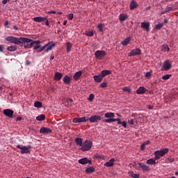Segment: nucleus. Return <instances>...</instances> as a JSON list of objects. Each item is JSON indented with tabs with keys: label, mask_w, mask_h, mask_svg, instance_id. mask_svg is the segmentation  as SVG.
Instances as JSON below:
<instances>
[{
	"label": "nucleus",
	"mask_w": 178,
	"mask_h": 178,
	"mask_svg": "<svg viewBox=\"0 0 178 178\" xmlns=\"http://www.w3.org/2000/svg\"><path fill=\"white\" fill-rule=\"evenodd\" d=\"M22 38H15L13 36H8L6 38V41H8V42H10L11 44L20 45V44L23 42V40H22Z\"/></svg>",
	"instance_id": "f257e3e1"
},
{
	"label": "nucleus",
	"mask_w": 178,
	"mask_h": 178,
	"mask_svg": "<svg viewBox=\"0 0 178 178\" xmlns=\"http://www.w3.org/2000/svg\"><path fill=\"white\" fill-rule=\"evenodd\" d=\"M168 148H164L161 150H156V152H154L155 160L157 161L158 159H161V157L165 156V155H166V154H168Z\"/></svg>",
	"instance_id": "f03ea898"
},
{
	"label": "nucleus",
	"mask_w": 178,
	"mask_h": 178,
	"mask_svg": "<svg viewBox=\"0 0 178 178\" xmlns=\"http://www.w3.org/2000/svg\"><path fill=\"white\" fill-rule=\"evenodd\" d=\"M92 148V142L91 140H85L81 146V151H90Z\"/></svg>",
	"instance_id": "7ed1b4c3"
},
{
	"label": "nucleus",
	"mask_w": 178,
	"mask_h": 178,
	"mask_svg": "<svg viewBox=\"0 0 178 178\" xmlns=\"http://www.w3.org/2000/svg\"><path fill=\"white\" fill-rule=\"evenodd\" d=\"M17 148H18V149H21V154L23 155L24 154H30V149L31 148V146H22L21 145H17Z\"/></svg>",
	"instance_id": "20e7f679"
},
{
	"label": "nucleus",
	"mask_w": 178,
	"mask_h": 178,
	"mask_svg": "<svg viewBox=\"0 0 178 178\" xmlns=\"http://www.w3.org/2000/svg\"><path fill=\"white\" fill-rule=\"evenodd\" d=\"M95 56L96 59L102 60L104 59L105 56H106V52L104 50H97L95 52Z\"/></svg>",
	"instance_id": "39448f33"
},
{
	"label": "nucleus",
	"mask_w": 178,
	"mask_h": 178,
	"mask_svg": "<svg viewBox=\"0 0 178 178\" xmlns=\"http://www.w3.org/2000/svg\"><path fill=\"white\" fill-rule=\"evenodd\" d=\"M172 67V63L169 60H165L163 62L162 70L164 72H168V70H170Z\"/></svg>",
	"instance_id": "423d86ee"
},
{
	"label": "nucleus",
	"mask_w": 178,
	"mask_h": 178,
	"mask_svg": "<svg viewBox=\"0 0 178 178\" xmlns=\"http://www.w3.org/2000/svg\"><path fill=\"white\" fill-rule=\"evenodd\" d=\"M135 165L138 169L139 168H140L144 172H150V170H151V168H149V166H148L143 163H138Z\"/></svg>",
	"instance_id": "0eeeda50"
},
{
	"label": "nucleus",
	"mask_w": 178,
	"mask_h": 178,
	"mask_svg": "<svg viewBox=\"0 0 178 178\" xmlns=\"http://www.w3.org/2000/svg\"><path fill=\"white\" fill-rule=\"evenodd\" d=\"M88 120L90 123H97V122H99V120H102V117H101V115H95L91 116Z\"/></svg>",
	"instance_id": "6e6552de"
},
{
	"label": "nucleus",
	"mask_w": 178,
	"mask_h": 178,
	"mask_svg": "<svg viewBox=\"0 0 178 178\" xmlns=\"http://www.w3.org/2000/svg\"><path fill=\"white\" fill-rule=\"evenodd\" d=\"M136 55H141V49L136 48L135 49H132L128 54V56H136Z\"/></svg>",
	"instance_id": "1a4fd4ad"
},
{
	"label": "nucleus",
	"mask_w": 178,
	"mask_h": 178,
	"mask_svg": "<svg viewBox=\"0 0 178 178\" xmlns=\"http://www.w3.org/2000/svg\"><path fill=\"white\" fill-rule=\"evenodd\" d=\"M3 115H5V116H7V118L12 119L13 118V113H15V112L13 110L7 108L3 110Z\"/></svg>",
	"instance_id": "9d476101"
},
{
	"label": "nucleus",
	"mask_w": 178,
	"mask_h": 178,
	"mask_svg": "<svg viewBox=\"0 0 178 178\" xmlns=\"http://www.w3.org/2000/svg\"><path fill=\"white\" fill-rule=\"evenodd\" d=\"M78 162L81 165H87V163H88L89 165H92V161H91V160L87 159V157L80 159L78 161Z\"/></svg>",
	"instance_id": "9b49d317"
},
{
	"label": "nucleus",
	"mask_w": 178,
	"mask_h": 178,
	"mask_svg": "<svg viewBox=\"0 0 178 178\" xmlns=\"http://www.w3.org/2000/svg\"><path fill=\"white\" fill-rule=\"evenodd\" d=\"M73 123H84V122H88V119L86 117L82 118H75L72 120Z\"/></svg>",
	"instance_id": "f8f14e48"
},
{
	"label": "nucleus",
	"mask_w": 178,
	"mask_h": 178,
	"mask_svg": "<svg viewBox=\"0 0 178 178\" xmlns=\"http://www.w3.org/2000/svg\"><path fill=\"white\" fill-rule=\"evenodd\" d=\"M44 45H47L46 49L44 50V52L46 53L49 52V51H52V48H54V47H56V44L54 43L52 41Z\"/></svg>",
	"instance_id": "ddd939ff"
},
{
	"label": "nucleus",
	"mask_w": 178,
	"mask_h": 178,
	"mask_svg": "<svg viewBox=\"0 0 178 178\" xmlns=\"http://www.w3.org/2000/svg\"><path fill=\"white\" fill-rule=\"evenodd\" d=\"M22 40H23V42L26 43V42H32V44H35V45H40V44L41 43V41L40 40H33L32 39H29L27 38H22L21 39Z\"/></svg>",
	"instance_id": "4468645a"
},
{
	"label": "nucleus",
	"mask_w": 178,
	"mask_h": 178,
	"mask_svg": "<svg viewBox=\"0 0 178 178\" xmlns=\"http://www.w3.org/2000/svg\"><path fill=\"white\" fill-rule=\"evenodd\" d=\"M40 134H49V133H52V130L49 128L42 127L40 130Z\"/></svg>",
	"instance_id": "2eb2a0df"
},
{
	"label": "nucleus",
	"mask_w": 178,
	"mask_h": 178,
	"mask_svg": "<svg viewBox=\"0 0 178 178\" xmlns=\"http://www.w3.org/2000/svg\"><path fill=\"white\" fill-rule=\"evenodd\" d=\"M33 20L37 23H42V22H45V20H47V17H35L33 18Z\"/></svg>",
	"instance_id": "dca6fc26"
},
{
	"label": "nucleus",
	"mask_w": 178,
	"mask_h": 178,
	"mask_svg": "<svg viewBox=\"0 0 178 178\" xmlns=\"http://www.w3.org/2000/svg\"><path fill=\"white\" fill-rule=\"evenodd\" d=\"M129 8L131 10H134V9L138 8V4L137 2H136V1L132 0L129 4Z\"/></svg>",
	"instance_id": "f3484780"
},
{
	"label": "nucleus",
	"mask_w": 178,
	"mask_h": 178,
	"mask_svg": "<svg viewBox=\"0 0 178 178\" xmlns=\"http://www.w3.org/2000/svg\"><path fill=\"white\" fill-rule=\"evenodd\" d=\"M140 27L146 30V31H149V22H141Z\"/></svg>",
	"instance_id": "a211bd4d"
},
{
	"label": "nucleus",
	"mask_w": 178,
	"mask_h": 178,
	"mask_svg": "<svg viewBox=\"0 0 178 178\" xmlns=\"http://www.w3.org/2000/svg\"><path fill=\"white\" fill-rule=\"evenodd\" d=\"M62 77H63V74L60 72H56L54 74V80L56 81H59V80H62Z\"/></svg>",
	"instance_id": "6ab92c4d"
},
{
	"label": "nucleus",
	"mask_w": 178,
	"mask_h": 178,
	"mask_svg": "<svg viewBox=\"0 0 178 178\" xmlns=\"http://www.w3.org/2000/svg\"><path fill=\"white\" fill-rule=\"evenodd\" d=\"M93 79H94V80H95V81L96 82V83H101V81H102V80H103V77H102V76L101 75V74H99V75H95L94 76H93Z\"/></svg>",
	"instance_id": "aec40b11"
},
{
	"label": "nucleus",
	"mask_w": 178,
	"mask_h": 178,
	"mask_svg": "<svg viewBox=\"0 0 178 178\" xmlns=\"http://www.w3.org/2000/svg\"><path fill=\"white\" fill-rule=\"evenodd\" d=\"M146 91H147V89L144 88V86H140L138 89L136 90V93L140 94V95L145 94Z\"/></svg>",
	"instance_id": "412c9836"
},
{
	"label": "nucleus",
	"mask_w": 178,
	"mask_h": 178,
	"mask_svg": "<svg viewBox=\"0 0 178 178\" xmlns=\"http://www.w3.org/2000/svg\"><path fill=\"white\" fill-rule=\"evenodd\" d=\"M112 72L111 70H104L103 71L101 72L100 73V76H102V77H105L106 76H108V74H111Z\"/></svg>",
	"instance_id": "4be33fe9"
},
{
	"label": "nucleus",
	"mask_w": 178,
	"mask_h": 178,
	"mask_svg": "<svg viewBox=\"0 0 178 178\" xmlns=\"http://www.w3.org/2000/svg\"><path fill=\"white\" fill-rule=\"evenodd\" d=\"M76 145H79V147H83V138H76L74 140Z\"/></svg>",
	"instance_id": "5701e85b"
},
{
	"label": "nucleus",
	"mask_w": 178,
	"mask_h": 178,
	"mask_svg": "<svg viewBox=\"0 0 178 178\" xmlns=\"http://www.w3.org/2000/svg\"><path fill=\"white\" fill-rule=\"evenodd\" d=\"M81 74H83L82 71L76 72L73 76L74 80H76V81L79 80V79H80V77L81 76Z\"/></svg>",
	"instance_id": "b1692460"
},
{
	"label": "nucleus",
	"mask_w": 178,
	"mask_h": 178,
	"mask_svg": "<svg viewBox=\"0 0 178 178\" xmlns=\"http://www.w3.org/2000/svg\"><path fill=\"white\" fill-rule=\"evenodd\" d=\"M115 161V159H110L108 162H106V163H104V166H106L107 168L112 167Z\"/></svg>",
	"instance_id": "393cba45"
},
{
	"label": "nucleus",
	"mask_w": 178,
	"mask_h": 178,
	"mask_svg": "<svg viewBox=\"0 0 178 178\" xmlns=\"http://www.w3.org/2000/svg\"><path fill=\"white\" fill-rule=\"evenodd\" d=\"M119 19L120 22H124L129 19V15L126 14H121L120 15Z\"/></svg>",
	"instance_id": "a878e982"
},
{
	"label": "nucleus",
	"mask_w": 178,
	"mask_h": 178,
	"mask_svg": "<svg viewBox=\"0 0 178 178\" xmlns=\"http://www.w3.org/2000/svg\"><path fill=\"white\" fill-rule=\"evenodd\" d=\"M63 82L65 84H70V81L72 79H70V76L65 75L63 79Z\"/></svg>",
	"instance_id": "bb28decb"
},
{
	"label": "nucleus",
	"mask_w": 178,
	"mask_h": 178,
	"mask_svg": "<svg viewBox=\"0 0 178 178\" xmlns=\"http://www.w3.org/2000/svg\"><path fill=\"white\" fill-rule=\"evenodd\" d=\"M131 41V38L129 37L127 38H125L124 41L122 42V45L127 46L130 44V42Z\"/></svg>",
	"instance_id": "cd10ccee"
},
{
	"label": "nucleus",
	"mask_w": 178,
	"mask_h": 178,
	"mask_svg": "<svg viewBox=\"0 0 178 178\" xmlns=\"http://www.w3.org/2000/svg\"><path fill=\"white\" fill-rule=\"evenodd\" d=\"M161 51H163V52H169V51H170V48H169V46L166 44H163L161 46Z\"/></svg>",
	"instance_id": "c85d7f7f"
},
{
	"label": "nucleus",
	"mask_w": 178,
	"mask_h": 178,
	"mask_svg": "<svg viewBox=\"0 0 178 178\" xmlns=\"http://www.w3.org/2000/svg\"><path fill=\"white\" fill-rule=\"evenodd\" d=\"M95 172V168L90 166L86 169V173H94Z\"/></svg>",
	"instance_id": "c756f323"
},
{
	"label": "nucleus",
	"mask_w": 178,
	"mask_h": 178,
	"mask_svg": "<svg viewBox=\"0 0 178 178\" xmlns=\"http://www.w3.org/2000/svg\"><path fill=\"white\" fill-rule=\"evenodd\" d=\"M104 118H115V113H111V112L106 113L104 114Z\"/></svg>",
	"instance_id": "7c9ffc66"
},
{
	"label": "nucleus",
	"mask_w": 178,
	"mask_h": 178,
	"mask_svg": "<svg viewBox=\"0 0 178 178\" xmlns=\"http://www.w3.org/2000/svg\"><path fill=\"white\" fill-rule=\"evenodd\" d=\"M67 47V52H70L72 51V48H73V44L70 43V42H67L66 43Z\"/></svg>",
	"instance_id": "2f4dec72"
},
{
	"label": "nucleus",
	"mask_w": 178,
	"mask_h": 178,
	"mask_svg": "<svg viewBox=\"0 0 178 178\" xmlns=\"http://www.w3.org/2000/svg\"><path fill=\"white\" fill-rule=\"evenodd\" d=\"M128 173H129V176H130V177H133V178H139L140 177V175L135 174L134 172H133V171H130Z\"/></svg>",
	"instance_id": "473e14b6"
},
{
	"label": "nucleus",
	"mask_w": 178,
	"mask_h": 178,
	"mask_svg": "<svg viewBox=\"0 0 178 178\" xmlns=\"http://www.w3.org/2000/svg\"><path fill=\"white\" fill-rule=\"evenodd\" d=\"M147 165H156V161L154 159H149L146 161Z\"/></svg>",
	"instance_id": "72a5a7b5"
},
{
	"label": "nucleus",
	"mask_w": 178,
	"mask_h": 178,
	"mask_svg": "<svg viewBox=\"0 0 178 178\" xmlns=\"http://www.w3.org/2000/svg\"><path fill=\"white\" fill-rule=\"evenodd\" d=\"M36 120L38 122H42V120H45V115L41 114L36 117Z\"/></svg>",
	"instance_id": "f704fd0d"
},
{
	"label": "nucleus",
	"mask_w": 178,
	"mask_h": 178,
	"mask_svg": "<svg viewBox=\"0 0 178 178\" xmlns=\"http://www.w3.org/2000/svg\"><path fill=\"white\" fill-rule=\"evenodd\" d=\"M7 49L8 51H10V52H13L15 51H16V49H17V47L13 45V46H10L7 48Z\"/></svg>",
	"instance_id": "c9c22d12"
},
{
	"label": "nucleus",
	"mask_w": 178,
	"mask_h": 178,
	"mask_svg": "<svg viewBox=\"0 0 178 178\" xmlns=\"http://www.w3.org/2000/svg\"><path fill=\"white\" fill-rule=\"evenodd\" d=\"M35 108H42V103L41 102H35L34 103Z\"/></svg>",
	"instance_id": "e433bc0d"
},
{
	"label": "nucleus",
	"mask_w": 178,
	"mask_h": 178,
	"mask_svg": "<svg viewBox=\"0 0 178 178\" xmlns=\"http://www.w3.org/2000/svg\"><path fill=\"white\" fill-rule=\"evenodd\" d=\"M105 26V24H99L97 26V29H99V31H100V33H103L104 32V26Z\"/></svg>",
	"instance_id": "4c0bfd02"
},
{
	"label": "nucleus",
	"mask_w": 178,
	"mask_h": 178,
	"mask_svg": "<svg viewBox=\"0 0 178 178\" xmlns=\"http://www.w3.org/2000/svg\"><path fill=\"white\" fill-rule=\"evenodd\" d=\"M115 118H108L106 120H103L102 122H105L106 123H113V122H115Z\"/></svg>",
	"instance_id": "58836bf2"
},
{
	"label": "nucleus",
	"mask_w": 178,
	"mask_h": 178,
	"mask_svg": "<svg viewBox=\"0 0 178 178\" xmlns=\"http://www.w3.org/2000/svg\"><path fill=\"white\" fill-rule=\"evenodd\" d=\"M31 43L29 44V42H26L27 44H24V48H28V49H30V48H33V45H34L33 44V42H30Z\"/></svg>",
	"instance_id": "ea45409f"
},
{
	"label": "nucleus",
	"mask_w": 178,
	"mask_h": 178,
	"mask_svg": "<svg viewBox=\"0 0 178 178\" xmlns=\"http://www.w3.org/2000/svg\"><path fill=\"white\" fill-rule=\"evenodd\" d=\"M122 91H124V92H129V93H130V92H131V89L130 88L126 86V87H124V88H122Z\"/></svg>",
	"instance_id": "a19ab883"
},
{
	"label": "nucleus",
	"mask_w": 178,
	"mask_h": 178,
	"mask_svg": "<svg viewBox=\"0 0 178 178\" xmlns=\"http://www.w3.org/2000/svg\"><path fill=\"white\" fill-rule=\"evenodd\" d=\"M86 35H88V37H92L94 35V32L92 31H88L86 32Z\"/></svg>",
	"instance_id": "79ce46f5"
},
{
	"label": "nucleus",
	"mask_w": 178,
	"mask_h": 178,
	"mask_svg": "<svg viewBox=\"0 0 178 178\" xmlns=\"http://www.w3.org/2000/svg\"><path fill=\"white\" fill-rule=\"evenodd\" d=\"M170 77H172V75H170V74H165V75L162 76V79L163 80H169V79H170Z\"/></svg>",
	"instance_id": "37998d69"
},
{
	"label": "nucleus",
	"mask_w": 178,
	"mask_h": 178,
	"mask_svg": "<svg viewBox=\"0 0 178 178\" xmlns=\"http://www.w3.org/2000/svg\"><path fill=\"white\" fill-rule=\"evenodd\" d=\"M163 26H164L163 23L158 24L156 25V29L161 30V29H162V27H163Z\"/></svg>",
	"instance_id": "c03bdc74"
},
{
	"label": "nucleus",
	"mask_w": 178,
	"mask_h": 178,
	"mask_svg": "<svg viewBox=\"0 0 178 178\" xmlns=\"http://www.w3.org/2000/svg\"><path fill=\"white\" fill-rule=\"evenodd\" d=\"M47 48V45H44L43 47H40L39 49L38 50V53L40 54V52H42Z\"/></svg>",
	"instance_id": "a18cd8bd"
},
{
	"label": "nucleus",
	"mask_w": 178,
	"mask_h": 178,
	"mask_svg": "<svg viewBox=\"0 0 178 178\" xmlns=\"http://www.w3.org/2000/svg\"><path fill=\"white\" fill-rule=\"evenodd\" d=\"M100 87H102V88H105L106 87H108V83L106 82H103L100 84Z\"/></svg>",
	"instance_id": "49530a36"
},
{
	"label": "nucleus",
	"mask_w": 178,
	"mask_h": 178,
	"mask_svg": "<svg viewBox=\"0 0 178 178\" xmlns=\"http://www.w3.org/2000/svg\"><path fill=\"white\" fill-rule=\"evenodd\" d=\"M73 17H74V15H73V13H70L67 15V19L69 20H73Z\"/></svg>",
	"instance_id": "de8ad7c7"
},
{
	"label": "nucleus",
	"mask_w": 178,
	"mask_h": 178,
	"mask_svg": "<svg viewBox=\"0 0 178 178\" xmlns=\"http://www.w3.org/2000/svg\"><path fill=\"white\" fill-rule=\"evenodd\" d=\"M94 97H95L94 94L91 93V94L89 95L88 99H89L90 102H91V101H93Z\"/></svg>",
	"instance_id": "09e8293b"
},
{
	"label": "nucleus",
	"mask_w": 178,
	"mask_h": 178,
	"mask_svg": "<svg viewBox=\"0 0 178 178\" xmlns=\"http://www.w3.org/2000/svg\"><path fill=\"white\" fill-rule=\"evenodd\" d=\"M40 48H41L40 44H36L33 47V50L35 51L37 49H40Z\"/></svg>",
	"instance_id": "8fccbe9b"
},
{
	"label": "nucleus",
	"mask_w": 178,
	"mask_h": 178,
	"mask_svg": "<svg viewBox=\"0 0 178 178\" xmlns=\"http://www.w3.org/2000/svg\"><path fill=\"white\" fill-rule=\"evenodd\" d=\"M151 76H152V74H151V72H147L145 74V77H147V79H149V77H151Z\"/></svg>",
	"instance_id": "3c124183"
},
{
	"label": "nucleus",
	"mask_w": 178,
	"mask_h": 178,
	"mask_svg": "<svg viewBox=\"0 0 178 178\" xmlns=\"http://www.w3.org/2000/svg\"><path fill=\"white\" fill-rule=\"evenodd\" d=\"M115 122H118V124H122V122L120 118H115Z\"/></svg>",
	"instance_id": "603ef678"
},
{
	"label": "nucleus",
	"mask_w": 178,
	"mask_h": 178,
	"mask_svg": "<svg viewBox=\"0 0 178 178\" xmlns=\"http://www.w3.org/2000/svg\"><path fill=\"white\" fill-rule=\"evenodd\" d=\"M44 24H45V26H49V21H48V17H46V19L44 20Z\"/></svg>",
	"instance_id": "864d4df0"
},
{
	"label": "nucleus",
	"mask_w": 178,
	"mask_h": 178,
	"mask_svg": "<svg viewBox=\"0 0 178 178\" xmlns=\"http://www.w3.org/2000/svg\"><path fill=\"white\" fill-rule=\"evenodd\" d=\"M121 124L123 127H124V129L127 127V122H126L125 121H123Z\"/></svg>",
	"instance_id": "5fc2aeb1"
},
{
	"label": "nucleus",
	"mask_w": 178,
	"mask_h": 178,
	"mask_svg": "<svg viewBox=\"0 0 178 178\" xmlns=\"http://www.w3.org/2000/svg\"><path fill=\"white\" fill-rule=\"evenodd\" d=\"M129 124H134V120L131 119L128 120Z\"/></svg>",
	"instance_id": "6e6d98bb"
},
{
	"label": "nucleus",
	"mask_w": 178,
	"mask_h": 178,
	"mask_svg": "<svg viewBox=\"0 0 178 178\" xmlns=\"http://www.w3.org/2000/svg\"><path fill=\"white\" fill-rule=\"evenodd\" d=\"M141 150L144 151L145 149V143H143L140 146Z\"/></svg>",
	"instance_id": "4d7b16f0"
},
{
	"label": "nucleus",
	"mask_w": 178,
	"mask_h": 178,
	"mask_svg": "<svg viewBox=\"0 0 178 178\" xmlns=\"http://www.w3.org/2000/svg\"><path fill=\"white\" fill-rule=\"evenodd\" d=\"M47 13L49 15H52V14L55 15V13H56V11H55V10L48 11Z\"/></svg>",
	"instance_id": "13d9d810"
},
{
	"label": "nucleus",
	"mask_w": 178,
	"mask_h": 178,
	"mask_svg": "<svg viewBox=\"0 0 178 178\" xmlns=\"http://www.w3.org/2000/svg\"><path fill=\"white\" fill-rule=\"evenodd\" d=\"M168 161L170 163H173V162L175 161V158H170L168 159Z\"/></svg>",
	"instance_id": "bf43d9fd"
},
{
	"label": "nucleus",
	"mask_w": 178,
	"mask_h": 178,
	"mask_svg": "<svg viewBox=\"0 0 178 178\" xmlns=\"http://www.w3.org/2000/svg\"><path fill=\"white\" fill-rule=\"evenodd\" d=\"M10 0H3L2 3L3 5H6V3H8V2H10Z\"/></svg>",
	"instance_id": "052dcab7"
},
{
	"label": "nucleus",
	"mask_w": 178,
	"mask_h": 178,
	"mask_svg": "<svg viewBox=\"0 0 178 178\" xmlns=\"http://www.w3.org/2000/svg\"><path fill=\"white\" fill-rule=\"evenodd\" d=\"M150 10H151V6H148V7L145 8V11Z\"/></svg>",
	"instance_id": "680f3d73"
},
{
	"label": "nucleus",
	"mask_w": 178,
	"mask_h": 178,
	"mask_svg": "<svg viewBox=\"0 0 178 178\" xmlns=\"http://www.w3.org/2000/svg\"><path fill=\"white\" fill-rule=\"evenodd\" d=\"M8 25H9V21H6L4 22V26H6H6H8Z\"/></svg>",
	"instance_id": "e2e57ef3"
},
{
	"label": "nucleus",
	"mask_w": 178,
	"mask_h": 178,
	"mask_svg": "<svg viewBox=\"0 0 178 178\" xmlns=\"http://www.w3.org/2000/svg\"><path fill=\"white\" fill-rule=\"evenodd\" d=\"M22 117H17V118H16V120H17V122H19V121H20V120H22Z\"/></svg>",
	"instance_id": "0e129e2a"
},
{
	"label": "nucleus",
	"mask_w": 178,
	"mask_h": 178,
	"mask_svg": "<svg viewBox=\"0 0 178 178\" xmlns=\"http://www.w3.org/2000/svg\"><path fill=\"white\" fill-rule=\"evenodd\" d=\"M13 29L14 30H16V31L19 30V28L16 25L13 26Z\"/></svg>",
	"instance_id": "69168bd1"
},
{
	"label": "nucleus",
	"mask_w": 178,
	"mask_h": 178,
	"mask_svg": "<svg viewBox=\"0 0 178 178\" xmlns=\"http://www.w3.org/2000/svg\"><path fill=\"white\" fill-rule=\"evenodd\" d=\"M54 58H55V56H54V55H51V56H50V60H53V59H54Z\"/></svg>",
	"instance_id": "338daca9"
},
{
	"label": "nucleus",
	"mask_w": 178,
	"mask_h": 178,
	"mask_svg": "<svg viewBox=\"0 0 178 178\" xmlns=\"http://www.w3.org/2000/svg\"><path fill=\"white\" fill-rule=\"evenodd\" d=\"M148 109H154V106H148Z\"/></svg>",
	"instance_id": "774afa93"
}]
</instances>
